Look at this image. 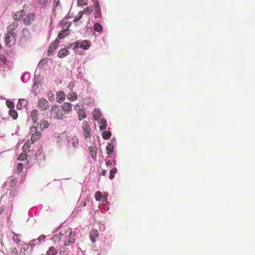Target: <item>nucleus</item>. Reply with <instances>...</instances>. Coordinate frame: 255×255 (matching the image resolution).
Masks as SVG:
<instances>
[{
	"label": "nucleus",
	"instance_id": "f257e3e1",
	"mask_svg": "<svg viewBox=\"0 0 255 255\" xmlns=\"http://www.w3.org/2000/svg\"><path fill=\"white\" fill-rule=\"evenodd\" d=\"M61 236H63L64 245L65 246H68L70 243L72 244L75 242V237L76 234L75 232L72 231L71 228L62 230L60 232Z\"/></svg>",
	"mask_w": 255,
	"mask_h": 255
},
{
	"label": "nucleus",
	"instance_id": "f03ea898",
	"mask_svg": "<svg viewBox=\"0 0 255 255\" xmlns=\"http://www.w3.org/2000/svg\"><path fill=\"white\" fill-rule=\"evenodd\" d=\"M51 114L52 116L57 119H63L65 117L62 110L57 105H53L51 107Z\"/></svg>",
	"mask_w": 255,
	"mask_h": 255
},
{
	"label": "nucleus",
	"instance_id": "7ed1b4c3",
	"mask_svg": "<svg viewBox=\"0 0 255 255\" xmlns=\"http://www.w3.org/2000/svg\"><path fill=\"white\" fill-rule=\"evenodd\" d=\"M36 106L40 111H44L49 109L50 107V104L46 99L41 98L38 99L36 104Z\"/></svg>",
	"mask_w": 255,
	"mask_h": 255
},
{
	"label": "nucleus",
	"instance_id": "20e7f679",
	"mask_svg": "<svg viewBox=\"0 0 255 255\" xmlns=\"http://www.w3.org/2000/svg\"><path fill=\"white\" fill-rule=\"evenodd\" d=\"M82 128L83 131V134L85 138H89L92 136L91 128L87 121L83 122L82 124Z\"/></svg>",
	"mask_w": 255,
	"mask_h": 255
},
{
	"label": "nucleus",
	"instance_id": "39448f33",
	"mask_svg": "<svg viewBox=\"0 0 255 255\" xmlns=\"http://www.w3.org/2000/svg\"><path fill=\"white\" fill-rule=\"evenodd\" d=\"M30 130L32 132L34 131V133L32 134L30 138L32 143H33L40 138L41 133L40 131L37 130V128L35 126H32Z\"/></svg>",
	"mask_w": 255,
	"mask_h": 255
},
{
	"label": "nucleus",
	"instance_id": "423d86ee",
	"mask_svg": "<svg viewBox=\"0 0 255 255\" xmlns=\"http://www.w3.org/2000/svg\"><path fill=\"white\" fill-rule=\"evenodd\" d=\"M35 15L33 13H30L23 18V22L25 25L31 24L34 20Z\"/></svg>",
	"mask_w": 255,
	"mask_h": 255
},
{
	"label": "nucleus",
	"instance_id": "0eeeda50",
	"mask_svg": "<svg viewBox=\"0 0 255 255\" xmlns=\"http://www.w3.org/2000/svg\"><path fill=\"white\" fill-rule=\"evenodd\" d=\"M61 108L65 115L72 110V105L70 103L65 102L61 106Z\"/></svg>",
	"mask_w": 255,
	"mask_h": 255
},
{
	"label": "nucleus",
	"instance_id": "6e6552de",
	"mask_svg": "<svg viewBox=\"0 0 255 255\" xmlns=\"http://www.w3.org/2000/svg\"><path fill=\"white\" fill-rule=\"evenodd\" d=\"M59 41L58 39H55L53 41L50 45L48 49V54L50 55L52 54L53 52L56 49L58 45H59Z\"/></svg>",
	"mask_w": 255,
	"mask_h": 255
},
{
	"label": "nucleus",
	"instance_id": "1a4fd4ad",
	"mask_svg": "<svg viewBox=\"0 0 255 255\" xmlns=\"http://www.w3.org/2000/svg\"><path fill=\"white\" fill-rule=\"evenodd\" d=\"M65 99V94L63 91H58L56 92V101L58 103H62L63 101H64Z\"/></svg>",
	"mask_w": 255,
	"mask_h": 255
},
{
	"label": "nucleus",
	"instance_id": "9d476101",
	"mask_svg": "<svg viewBox=\"0 0 255 255\" xmlns=\"http://www.w3.org/2000/svg\"><path fill=\"white\" fill-rule=\"evenodd\" d=\"M39 112L37 110L34 109L31 112V118L34 124H37Z\"/></svg>",
	"mask_w": 255,
	"mask_h": 255
},
{
	"label": "nucleus",
	"instance_id": "9b49d317",
	"mask_svg": "<svg viewBox=\"0 0 255 255\" xmlns=\"http://www.w3.org/2000/svg\"><path fill=\"white\" fill-rule=\"evenodd\" d=\"M14 38V34L11 31H8L5 35V43L6 45H8L11 40Z\"/></svg>",
	"mask_w": 255,
	"mask_h": 255
},
{
	"label": "nucleus",
	"instance_id": "f8f14e48",
	"mask_svg": "<svg viewBox=\"0 0 255 255\" xmlns=\"http://www.w3.org/2000/svg\"><path fill=\"white\" fill-rule=\"evenodd\" d=\"M94 7L96 11L95 17H98L101 15V8L97 0H94Z\"/></svg>",
	"mask_w": 255,
	"mask_h": 255
},
{
	"label": "nucleus",
	"instance_id": "ddd939ff",
	"mask_svg": "<svg viewBox=\"0 0 255 255\" xmlns=\"http://www.w3.org/2000/svg\"><path fill=\"white\" fill-rule=\"evenodd\" d=\"M37 125H39L41 130L47 128L49 126V124L47 121L42 120L40 123H37Z\"/></svg>",
	"mask_w": 255,
	"mask_h": 255
},
{
	"label": "nucleus",
	"instance_id": "4468645a",
	"mask_svg": "<svg viewBox=\"0 0 255 255\" xmlns=\"http://www.w3.org/2000/svg\"><path fill=\"white\" fill-rule=\"evenodd\" d=\"M70 54V52L66 49L63 48L60 49L58 52V56L60 58H62Z\"/></svg>",
	"mask_w": 255,
	"mask_h": 255
},
{
	"label": "nucleus",
	"instance_id": "2eb2a0df",
	"mask_svg": "<svg viewBox=\"0 0 255 255\" xmlns=\"http://www.w3.org/2000/svg\"><path fill=\"white\" fill-rule=\"evenodd\" d=\"M76 44H77L75 45V47H80L81 48H82L84 49H88L90 46V44L89 42L87 40L83 41L81 43L80 46H78V43L77 42Z\"/></svg>",
	"mask_w": 255,
	"mask_h": 255
},
{
	"label": "nucleus",
	"instance_id": "dca6fc26",
	"mask_svg": "<svg viewBox=\"0 0 255 255\" xmlns=\"http://www.w3.org/2000/svg\"><path fill=\"white\" fill-rule=\"evenodd\" d=\"M69 142L74 148L77 147L79 145L78 138L75 136L70 138Z\"/></svg>",
	"mask_w": 255,
	"mask_h": 255
},
{
	"label": "nucleus",
	"instance_id": "f3484780",
	"mask_svg": "<svg viewBox=\"0 0 255 255\" xmlns=\"http://www.w3.org/2000/svg\"><path fill=\"white\" fill-rule=\"evenodd\" d=\"M25 12L23 10L17 12L13 16V19L16 20H19L23 18Z\"/></svg>",
	"mask_w": 255,
	"mask_h": 255
},
{
	"label": "nucleus",
	"instance_id": "a211bd4d",
	"mask_svg": "<svg viewBox=\"0 0 255 255\" xmlns=\"http://www.w3.org/2000/svg\"><path fill=\"white\" fill-rule=\"evenodd\" d=\"M99 121V124L100 125V128L101 130H104L107 128V121L102 118L100 119Z\"/></svg>",
	"mask_w": 255,
	"mask_h": 255
},
{
	"label": "nucleus",
	"instance_id": "6ab92c4d",
	"mask_svg": "<svg viewBox=\"0 0 255 255\" xmlns=\"http://www.w3.org/2000/svg\"><path fill=\"white\" fill-rule=\"evenodd\" d=\"M89 150L90 153V155L91 157L94 159H96V156H97V151L96 149H95V147H94L93 146H90L89 147Z\"/></svg>",
	"mask_w": 255,
	"mask_h": 255
},
{
	"label": "nucleus",
	"instance_id": "aec40b11",
	"mask_svg": "<svg viewBox=\"0 0 255 255\" xmlns=\"http://www.w3.org/2000/svg\"><path fill=\"white\" fill-rule=\"evenodd\" d=\"M9 115L11 116L13 120H16L17 118L18 114L17 111L14 109L9 110Z\"/></svg>",
	"mask_w": 255,
	"mask_h": 255
},
{
	"label": "nucleus",
	"instance_id": "412c9836",
	"mask_svg": "<svg viewBox=\"0 0 255 255\" xmlns=\"http://www.w3.org/2000/svg\"><path fill=\"white\" fill-rule=\"evenodd\" d=\"M78 119L80 121L82 120L86 117L85 112L83 110H79L78 112Z\"/></svg>",
	"mask_w": 255,
	"mask_h": 255
},
{
	"label": "nucleus",
	"instance_id": "4be33fe9",
	"mask_svg": "<svg viewBox=\"0 0 255 255\" xmlns=\"http://www.w3.org/2000/svg\"><path fill=\"white\" fill-rule=\"evenodd\" d=\"M57 253V250L53 247H51L46 252V255H56Z\"/></svg>",
	"mask_w": 255,
	"mask_h": 255
},
{
	"label": "nucleus",
	"instance_id": "5701e85b",
	"mask_svg": "<svg viewBox=\"0 0 255 255\" xmlns=\"http://www.w3.org/2000/svg\"><path fill=\"white\" fill-rule=\"evenodd\" d=\"M67 99L70 101H74L77 99V94L72 92L67 95Z\"/></svg>",
	"mask_w": 255,
	"mask_h": 255
},
{
	"label": "nucleus",
	"instance_id": "b1692460",
	"mask_svg": "<svg viewBox=\"0 0 255 255\" xmlns=\"http://www.w3.org/2000/svg\"><path fill=\"white\" fill-rule=\"evenodd\" d=\"M30 146L31 144L30 143L29 141H26L22 147L23 151L26 153L28 152L29 151V148L30 147Z\"/></svg>",
	"mask_w": 255,
	"mask_h": 255
},
{
	"label": "nucleus",
	"instance_id": "393cba45",
	"mask_svg": "<svg viewBox=\"0 0 255 255\" xmlns=\"http://www.w3.org/2000/svg\"><path fill=\"white\" fill-rule=\"evenodd\" d=\"M114 145L111 143H109L106 146L107 153L108 154H112L114 151Z\"/></svg>",
	"mask_w": 255,
	"mask_h": 255
},
{
	"label": "nucleus",
	"instance_id": "a878e982",
	"mask_svg": "<svg viewBox=\"0 0 255 255\" xmlns=\"http://www.w3.org/2000/svg\"><path fill=\"white\" fill-rule=\"evenodd\" d=\"M7 60L3 55L0 54V66H3L7 63Z\"/></svg>",
	"mask_w": 255,
	"mask_h": 255
},
{
	"label": "nucleus",
	"instance_id": "bb28decb",
	"mask_svg": "<svg viewBox=\"0 0 255 255\" xmlns=\"http://www.w3.org/2000/svg\"><path fill=\"white\" fill-rule=\"evenodd\" d=\"M111 136V132L110 131L105 130L102 133V137L105 139H108L110 138Z\"/></svg>",
	"mask_w": 255,
	"mask_h": 255
},
{
	"label": "nucleus",
	"instance_id": "cd10ccee",
	"mask_svg": "<svg viewBox=\"0 0 255 255\" xmlns=\"http://www.w3.org/2000/svg\"><path fill=\"white\" fill-rule=\"evenodd\" d=\"M117 172V169L116 167L113 168L110 171L109 178L113 179L115 177V173Z\"/></svg>",
	"mask_w": 255,
	"mask_h": 255
},
{
	"label": "nucleus",
	"instance_id": "c85d7f7f",
	"mask_svg": "<svg viewBox=\"0 0 255 255\" xmlns=\"http://www.w3.org/2000/svg\"><path fill=\"white\" fill-rule=\"evenodd\" d=\"M94 29L97 32H101L103 31L102 26L98 23H96L94 24Z\"/></svg>",
	"mask_w": 255,
	"mask_h": 255
},
{
	"label": "nucleus",
	"instance_id": "c756f323",
	"mask_svg": "<svg viewBox=\"0 0 255 255\" xmlns=\"http://www.w3.org/2000/svg\"><path fill=\"white\" fill-rule=\"evenodd\" d=\"M18 26V23L16 22H13L11 24L7 27L8 31H10L11 30H13L15 29L17 26Z\"/></svg>",
	"mask_w": 255,
	"mask_h": 255
},
{
	"label": "nucleus",
	"instance_id": "7c9ffc66",
	"mask_svg": "<svg viewBox=\"0 0 255 255\" xmlns=\"http://www.w3.org/2000/svg\"><path fill=\"white\" fill-rule=\"evenodd\" d=\"M68 32H67V30H62L61 31H60L58 35V38L59 39H62L63 37H64L65 36H66V35H68Z\"/></svg>",
	"mask_w": 255,
	"mask_h": 255
},
{
	"label": "nucleus",
	"instance_id": "2f4dec72",
	"mask_svg": "<svg viewBox=\"0 0 255 255\" xmlns=\"http://www.w3.org/2000/svg\"><path fill=\"white\" fill-rule=\"evenodd\" d=\"M27 154L25 153H21L18 157V160L20 161H23L24 159H26L27 158Z\"/></svg>",
	"mask_w": 255,
	"mask_h": 255
},
{
	"label": "nucleus",
	"instance_id": "473e14b6",
	"mask_svg": "<svg viewBox=\"0 0 255 255\" xmlns=\"http://www.w3.org/2000/svg\"><path fill=\"white\" fill-rule=\"evenodd\" d=\"M93 116L96 120H99L100 119V114L98 111L95 110L93 112Z\"/></svg>",
	"mask_w": 255,
	"mask_h": 255
},
{
	"label": "nucleus",
	"instance_id": "72a5a7b5",
	"mask_svg": "<svg viewBox=\"0 0 255 255\" xmlns=\"http://www.w3.org/2000/svg\"><path fill=\"white\" fill-rule=\"evenodd\" d=\"M95 199L96 200V201H100L102 197V193L100 191H97L95 193Z\"/></svg>",
	"mask_w": 255,
	"mask_h": 255
},
{
	"label": "nucleus",
	"instance_id": "f704fd0d",
	"mask_svg": "<svg viewBox=\"0 0 255 255\" xmlns=\"http://www.w3.org/2000/svg\"><path fill=\"white\" fill-rule=\"evenodd\" d=\"M47 98L50 102H52L54 100V95L51 92L47 93Z\"/></svg>",
	"mask_w": 255,
	"mask_h": 255
},
{
	"label": "nucleus",
	"instance_id": "c9c22d12",
	"mask_svg": "<svg viewBox=\"0 0 255 255\" xmlns=\"http://www.w3.org/2000/svg\"><path fill=\"white\" fill-rule=\"evenodd\" d=\"M6 105L7 107L9 108V110L13 109L14 108V104L12 102L7 100L6 101Z\"/></svg>",
	"mask_w": 255,
	"mask_h": 255
},
{
	"label": "nucleus",
	"instance_id": "e433bc0d",
	"mask_svg": "<svg viewBox=\"0 0 255 255\" xmlns=\"http://www.w3.org/2000/svg\"><path fill=\"white\" fill-rule=\"evenodd\" d=\"M82 12H81V11H80L78 13V14L77 15V16L74 18L73 19L74 22H77L78 20H79L82 17Z\"/></svg>",
	"mask_w": 255,
	"mask_h": 255
},
{
	"label": "nucleus",
	"instance_id": "4c0bfd02",
	"mask_svg": "<svg viewBox=\"0 0 255 255\" xmlns=\"http://www.w3.org/2000/svg\"><path fill=\"white\" fill-rule=\"evenodd\" d=\"M23 164L21 163H19L17 164L16 166V171L18 173H20L23 169Z\"/></svg>",
	"mask_w": 255,
	"mask_h": 255
},
{
	"label": "nucleus",
	"instance_id": "58836bf2",
	"mask_svg": "<svg viewBox=\"0 0 255 255\" xmlns=\"http://www.w3.org/2000/svg\"><path fill=\"white\" fill-rule=\"evenodd\" d=\"M92 11V9L89 7L88 6L86 8H84L81 12H82V14L83 13H90Z\"/></svg>",
	"mask_w": 255,
	"mask_h": 255
},
{
	"label": "nucleus",
	"instance_id": "ea45409f",
	"mask_svg": "<svg viewBox=\"0 0 255 255\" xmlns=\"http://www.w3.org/2000/svg\"><path fill=\"white\" fill-rule=\"evenodd\" d=\"M9 252L11 255H16L18 254V251L15 248H10L9 249Z\"/></svg>",
	"mask_w": 255,
	"mask_h": 255
},
{
	"label": "nucleus",
	"instance_id": "a19ab883",
	"mask_svg": "<svg viewBox=\"0 0 255 255\" xmlns=\"http://www.w3.org/2000/svg\"><path fill=\"white\" fill-rule=\"evenodd\" d=\"M13 240L15 242L16 244H19L20 240L19 239L18 235L14 234L13 236Z\"/></svg>",
	"mask_w": 255,
	"mask_h": 255
},
{
	"label": "nucleus",
	"instance_id": "79ce46f5",
	"mask_svg": "<svg viewBox=\"0 0 255 255\" xmlns=\"http://www.w3.org/2000/svg\"><path fill=\"white\" fill-rule=\"evenodd\" d=\"M18 104L20 105H21L23 106H26L27 105V101H26L24 99L19 100Z\"/></svg>",
	"mask_w": 255,
	"mask_h": 255
},
{
	"label": "nucleus",
	"instance_id": "37998d69",
	"mask_svg": "<svg viewBox=\"0 0 255 255\" xmlns=\"http://www.w3.org/2000/svg\"><path fill=\"white\" fill-rule=\"evenodd\" d=\"M86 0H77V4L78 5H86Z\"/></svg>",
	"mask_w": 255,
	"mask_h": 255
},
{
	"label": "nucleus",
	"instance_id": "c03bdc74",
	"mask_svg": "<svg viewBox=\"0 0 255 255\" xmlns=\"http://www.w3.org/2000/svg\"><path fill=\"white\" fill-rule=\"evenodd\" d=\"M48 0H38L37 2L39 4L42 5H45L48 2Z\"/></svg>",
	"mask_w": 255,
	"mask_h": 255
},
{
	"label": "nucleus",
	"instance_id": "a18cd8bd",
	"mask_svg": "<svg viewBox=\"0 0 255 255\" xmlns=\"http://www.w3.org/2000/svg\"><path fill=\"white\" fill-rule=\"evenodd\" d=\"M60 3V0H54V2H53V7H54V9H55V8L58 6L59 4Z\"/></svg>",
	"mask_w": 255,
	"mask_h": 255
},
{
	"label": "nucleus",
	"instance_id": "49530a36",
	"mask_svg": "<svg viewBox=\"0 0 255 255\" xmlns=\"http://www.w3.org/2000/svg\"><path fill=\"white\" fill-rule=\"evenodd\" d=\"M45 238V236L44 235H41L39 237V238H38V240L39 241H40L43 239H44Z\"/></svg>",
	"mask_w": 255,
	"mask_h": 255
},
{
	"label": "nucleus",
	"instance_id": "de8ad7c7",
	"mask_svg": "<svg viewBox=\"0 0 255 255\" xmlns=\"http://www.w3.org/2000/svg\"><path fill=\"white\" fill-rule=\"evenodd\" d=\"M105 161L106 165L107 166H108L109 165H112V162L110 160L106 159Z\"/></svg>",
	"mask_w": 255,
	"mask_h": 255
},
{
	"label": "nucleus",
	"instance_id": "09e8293b",
	"mask_svg": "<svg viewBox=\"0 0 255 255\" xmlns=\"http://www.w3.org/2000/svg\"><path fill=\"white\" fill-rule=\"evenodd\" d=\"M90 239L92 243H95L96 241V240L94 239L93 237L90 236Z\"/></svg>",
	"mask_w": 255,
	"mask_h": 255
},
{
	"label": "nucleus",
	"instance_id": "8fccbe9b",
	"mask_svg": "<svg viewBox=\"0 0 255 255\" xmlns=\"http://www.w3.org/2000/svg\"><path fill=\"white\" fill-rule=\"evenodd\" d=\"M59 253L60 254H63L65 253V250H63L62 249H61V250L59 251Z\"/></svg>",
	"mask_w": 255,
	"mask_h": 255
},
{
	"label": "nucleus",
	"instance_id": "3c124183",
	"mask_svg": "<svg viewBox=\"0 0 255 255\" xmlns=\"http://www.w3.org/2000/svg\"><path fill=\"white\" fill-rule=\"evenodd\" d=\"M106 173V170H103L102 171V174L103 175H105Z\"/></svg>",
	"mask_w": 255,
	"mask_h": 255
},
{
	"label": "nucleus",
	"instance_id": "603ef678",
	"mask_svg": "<svg viewBox=\"0 0 255 255\" xmlns=\"http://www.w3.org/2000/svg\"><path fill=\"white\" fill-rule=\"evenodd\" d=\"M14 180H15V178H14V179H13V182H14V183H11V186H14V184H15V183H14Z\"/></svg>",
	"mask_w": 255,
	"mask_h": 255
},
{
	"label": "nucleus",
	"instance_id": "864d4df0",
	"mask_svg": "<svg viewBox=\"0 0 255 255\" xmlns=\"http://www.w3.org/2000/svg\"><path fill=\"white\" fill-rule=\"evenodd\" d=\"M2 211H3V209L0 208V215L1 214Z\"/></svg>",
	"mask_w": 255,
	"mask_h": 255
},
{
	"label": "nucleus",
	"instance_id": "5fc2aeb1",
	"mask_svg": "<svg viewBox=\"0 0 255 255\" xmlns=\"http://www.w3.org/2000/svg\"><path fill=\"white\" fill-rule=\"evenodd\" d=\"M31 246V247H32V246H33V244H28V246Z\"/></svg>",
	"mask_w": 255,
	"mask_h": 255
},
{
	"label": "nucleus",
	"instance_id": "6e6d98bb",
	"mask_svg": "<svg viewBox=\"0 0 255 255\" xmlns=\"http://www.w3.org/2000/svg\"><path fill=\"white\" fill-rule=\"evenodd\" d=\"M77 107H79V105L78 104L75 106V108H76Z\"/></svg>",
	"mask_w": 255,
	"mask_h": 255
}]
</instances>
